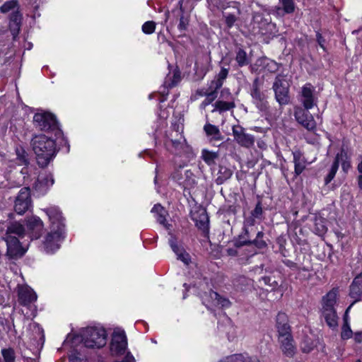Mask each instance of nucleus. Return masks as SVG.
Wrapping results in <instances>:
<instances>
[{
  "instance_id": "f257e3e1",
  "label": "nucleus",
  "mask_w": 362,
  "mask_h": 362,
  "mask_svg": "<svg viewBox=\"0 0 362 362\" xmlns=\"http://www.w3.org/2000/svg\"><path fill=\"white\" fill-rule=\"evenodd\" d=\"M43 211L50 222V232L45 238L43 248L46 253L52 254L59 248L60 243L64 238V219L57 206H50Z\"/></svg>"
},
{
  "instance_id": "f03ea898",
  "label": "nucleus",
  "mask_w": 362,
  "mask_h": 362,
  "mask_svg": "<svg viewBox=\"0 0 362 362\" xmlns=\"http://www.w3.org/2000/svg\"><path fill=\"white\" fill-rule=\"evenodd\" d=\"M31 146L40 167H46L57 154L54 140L45 134L35 136L32 139Z\"/></svg>"
},
{
  "instance_id": "7ed1b4c3",
  "label": "nucleus",
  "mask_w": 362,
  "mask_h": 362,
  "mask_svg": "<svg viewBox=\"0 0 362 362\" xmlns=\"http://www.w3.org/2000/svg\"><path fill=\"white\" fill-rule=\"evenodd\" d=\"M338 293V288H334L322 297L321 301L320 317L332 329L338 327L339 317L335 308Z\"/></svg>"
},
{
  "instance_id": "20e7f679",
  "label": "nucleus",
  "mask_w": 362,
  "mask_h": 362,
  "mask_svg": "<svg viewBox=\"0 0 362 362\" xmlns=\"http://www.w3.org/2000/svg\"><path fill=\"white\" fill-rule=\"evenodd\" d=\"M183 124L176 122L172 124L170 129L166 134L165 144L168 150L175 153L185 151L187 148V141L182 135Z\"/></svg>"
},
{
  "instance_id": "39448f33",
  "label": "nucleus",
  "mask_w": 362,
  "mask_h": 362,
  "mask_svg": "<svg viewBox=\"0 0 362 362\" xmlns=\"http://www.w3.org/2000/svg\"><path fill=\"white\" fill-rule=\"evenodd\" d=\"M107 332L102 327L86 328L82 334V341L86 347L99 349L107 343Z\"/></svg>"
},
{
  "instance_id": "423d86ee",
  "label": "nucleus",
  "mask_w": 362,
  "mask_h": 362,
  "mask_svg": "<svg viewBox=\"0 0 362 362\" xmlns=\"http://www.w3.org/2000/svg\"><path fill=\"white\" fill-rule=\"evenodd\" d=\"M33 123L36 128L41 131L56 132V134L60 132L55 116L48 112H38L33 117Z\"/></svg>"
},
{
  "instance_id": "0eeeda50",
  "label": "nucleus",
  "mask_w": 362,
  "mask_h": 362,
  "mask_svg": "<svg viewBox=\"0 0 362 362\" xmlns=\"http://www.w3.org/2000/svg\"><path fill=\"white\" fill-rule=\"evenodd\" d=\"M272 88L275 93V98L279 105L288 104L290 101L289 86L284 76L278 74L276 76Z\"/></svg>"
},
{
  "instance_id": "6e6552de",
  "label": "nucleus",
  "mask_w": 362,
  "mask_h": 362,
  "mask_svg": "<svg viewBox=\"0 0 362 362\" xmlns=\"http://www.w3.org/2000/svg\"><path fill=\"white\" fill-rule=\"evenodd\" d=\"M14 211L19 215L24 214L33 207L29 187H23L20 189L14 201Z\"/></svg>"
},
{
  "instance_id": "1a4fd4ad",
  "label": "nucleus",
  "mask_w": 362,
  "mask_h": 362,
  "mask_svg": "<svg viewBox=\"0 0 362 362\" xmlns=\"http://www.w3.org/2000/svg\"><path fill=\"white\" fill-rule=\"evenodd\" d=\"M26 235L30 239H38L44 230V223L41 218L37 216L33 215L25 218Z\"/></svg>"
},
{
  "instance_id": "9d476101",
  "label": "nucleus",
  "mask_w": 362,
  "mask_h": 362,
  "mask_svg": "<svg viewBox=\"0 0 362 362\" xmlns=\"http://www.w3.org/2000/svg\"><path fill=\"white\" fill-rule=\"evenodd\" d=\"M127 346V340L125 332L119 329H115L110 343V351L113 355H119L124 353Z\"/></svg>"
},
{
  "instance_id": "9b49d317",
  "label": "nucleus",
  "mask_w": 362,
  "mask_h": 362,
  "mask_svg": "<svg viewBox=\"0 0 362 362\" xmlns=\"http://www.w3.org/2000/svg\"><path fill=\"white\" fill-rule=\"evenodd\" d=\"M315 88L310 83H305L300 94V100L306 110L312 109L317 105V98L315 95Z\"/></svg>"
},
{
  "instance_id": "f8f14e48",
  "label": "nucleus",
  "mask_w": 362,
  "mask_h": 362,
  "mask_svg": "<svg viewBox=\"0 0 362 362\" xmlns=\"http://www.w3.org/2000/svg\"><path fill=\"white\" fill-rule=\"evenodd\" d=\"M308 110L303 107H296L294 117L296 121L304 128L310 132H313L316 129V122Z\"/></svg>"
},
{
  "instance_id": "ddd939ff",
  "label": "nucleus",
  "mask_w": 362,
  "mask_h": 362,
  "mask_svg": "<svg viewBox=\"0 0 362 362\" xmlns=\"http://www.w3.org/2000/svg\"><path fill=\"white\" fill-rule=\"evenodd\" d=\"M261 85L259 78H256L252 83L251 95L257 107L261 111H267L268 102L267 101L266 95L260 90Z\"/></svg>"
},
{
  "instance_id": "4468645a",
  "label": "nucleus",
  "mask_w": 362,
  "mask_h": 362,
  "mask_svg": "<svg viewBox=\"0 0 362 362\" xmlns=\"http://www.w3.org/2000/svg\"><path fill=\"white\" fill-rule=\"evenodd\" d=\"M4 239L7 245L6 256L9 259L21 258L25 253L26 250L21 246L19 239L11 236L4 237Z\"/></svg>"
},
{
  "instance_id": "2eb2a0df",
  "label": "nucleus",
  "mask_w": 362,
  "mask_h": 362,
  "mask_svg": "<svg viewBox=\"0 0 362 362\" xmlns=\"http://www.w3.org/2000/svg\"><path fill=\"white\" fill-rule=\"evenodd\" d=\"M191 217L199 229L204 233H208L209 218L204 208L197 207L192 211Z\"/></svg>"
},
{
  "instance_id": "dca6fc26",
  "label": "nucleus",
  "mask_w": 362,
  "mask_h": 362,
  "mask_svg": "<svg viewBox=\"0 0 362 362\" xmlns=\"http://www.w3.org/2000/svg\"><path fill=\"white\" fill-rule=\"evenodd\" d=\"M232 129L234 139L240 145L249 148L254 144V136L251 134H246L242 127L233 125Z\"/></svg>"
},
{
  "instance_id": "f3484780",
  "label": "nucleus",
  "mask_w": 362,
  "mask_h": 362,
  "mask_svg": "<svg viewBox=\"0 0 362 362\" xmlns=\"http://www.w3.org/2000/svg\"><path fill=\"white\" fill-rule=\"evenodd\" d=\"M18 301L23 305H28L37 300L35 292L27 285H19L18 286Z\"/></svg>"
},
{
  "instance_id": "a211bd4d",
  "label": "nucleus",
  "mask_w": 362,
  "mask_h": 362,
  "mask_svg": "<svg viewBox=\"0 0 362 362\" xmlns=\"http://www.w3.org/2000/svg\"><path fill=\"white\" fill-rule=\"evenodd\" d=\"M279 341L283 354L287 357H293L296 354V346L293 344V339L291 334L279 335Z\"/></svg>"
},
{
  "instance_id": "6ab92c4d",
  "label": "nucleus",
  "mask_w": 362,
  "mask_h": 362,
  "mask_svg": "<svg viewBox=\"0 0 362 362\" xmlns=\"http://www.w3.org/2000/svg\"><path fill=\"white\" fill-rule=\"evenodd\" d=\"M53 184L54 178L52 174H42L39 175L34 188L40 194H44Z\"/></svg>"
},
{
  "instance_id": "aec40b11",
  "label": "nucleus",
  "mask_w": 362,
  "mask_h": 362,
  "mask_svg": "<svg viewBox=\"0 0 362 362\" xmlns=\"http://www.w3.org/2000/svg\"><path fill=\"white\" fill-rule=\"evenodd\" d=\"M294 163V176L300 175L306 167V159L303 153L298 149L292 151Z\"/></svg>"
},
{
  "instance_id": "412c9836",
  "label": "nucleus",
  "mask_w": 362,
  "mask_h": 362,
  "mask_svg": "<svg viewBox=\"0 0 362 362\" xmlns=\"http://www.w3.org/2000/svg\"><path fill=\"white\" fill-rule=\"evenodd\" d=\"M26 235L25 228L18 221L10 223L7 226L6 232L4 237L11 236L14 238H21Z\"/></svg>"
},
{
  "instance_id": "4be33fe9",
  "label": "nucleus",
  "mask_w": 362,
  "mask_h": 362,
  "mask_svg": "<svg viewBox=\"0 0 362 362\" xmlns=\"http://www.w3.org/2000/svg\"><path fill=\"white\" fill-rule=\"evenodd\" d=\"M349 296L354 299V303L361 299L362 296V272L354 279L350 285Z\"/></svg>"
},
{
  "instance_id": "5701e85b",
  "label": "nucleus",
  "mask_w": 362,
  "mask_h": 362,
  "mask_svg": "<svg viewBox=\"0 0 362 362\" xmlns=\"http://www.w3.org/2000/svg\"><path fill=\"white\" fill-rule=\"evenodd\" d=\"M276 327L279 333V336L291 333V327L288 324V318L286 313H278L276 319Z\"/></svg>"
},
{
  "instance_id": "b1692460",
  "label": "nucleus",
  "mask_w": 362,
  "mask_h": 362,
  "mask_svg": "<svg viewBox=\"0 0 362 362\" xmlns=\"http://www.w3.org/2000/svg\"><path fill=\"white\" fill-rule=\"evenodd\" d=\"M169 244L173 251L176 254L177 259L188 264L190 261L189 255L185 252L182 247L178 245L175 237L171 236L169 239Z\"/></svg>"
},
{
  "instance_id": "393cba45",
  "label": "nucleus",
  "mask_w": 362,
  "mask_h": 362,
  "mask_svg": "<svg viewBox=\"0 0 362 362\" xmlns=\"http://www.w3.org/2000/svg\"><path fill=\"white\" fill-rule=\"evenodd\" d=\"M346 152L342 148L339 153H338L334 158V160L331 166L329 173L325 177V184L328 185L335 177V175L338 170L340 159H343V158H346Z\"/></svg>"
},
{
  "instance_id": "a878e982",
  "label": "nucleus",
  "mask_w": 362,
  "mask_h": 362,
  "mask_svg": "<svg viewBox=\"0 0 362 362\" xmlns=\"http://www.w3.org/2000/svg\"><path fill=\"white\" fill-rule=\"evenodd\" d=\"M263 236L264 233L262 231H259L255 240L245 241L235 240L234 242V246L235 247H240L243 245H255L259 249H262L267 246L266 242L262 240Z\"/></svg>"
},
{
  "instance_id": "bb28decb",
  "label": "nucleus",
  "mask_w": 362,
  "mask_h": 362,
  "mask_svg": "<svg viewBox=\"0 0 362 362\" xmlns=\"http://www.w3.org/2000/svg\"><path fill=\"white\" fill-rule=\"evenodd\" d=\"M237 5L238 3L234 1L228 4V8L232 9L228 12V28L233 25H238L236 22L239 21L240 11Z\"/></svg>"
},
{
  "instance_id": "cd10ccee",
  "label": "nucleus",
  "mask_w": 362,
  "mask_h": 362,
  "mask_svg": "<svg viewBox=\"0 0 362 362\" xmlns=\"http://www.w3.org/2000/svg\"><path fill=\"white\" fill-rule=\"evenodd\" d=\"M204 130L206 136L210 139L211 142H213L214 144L223 139L218 128L213 124H206L204 127Z\"/></svg>"
},
{
  "instance_id": "c85d7f7f",
  "label": "nucleus",
  "mask_w": 362,
  "mask_h": 362,
  "mask_svg": "<svg viewBox=\"0 0 362 362\" xmlns=\"http://www.w3.org/2000/svg\"><path fill=\"white\" fill-rule=\"evenodd\" d=\"M209 298L210 300L208 301L203 298V303L206 307L216 306L222 308L224 306L225 299L222 298L218 293L211 291L209 292Z\"/></svg>"
},
{
  "instance_id": "c756f323",
  "label": "nucleus",
  "mask_w": 362,
  "mask_h": 362,
  "mask_svg": "<svg viewBox=\"0 0 362 362\" xmlns=\"http://www.w3.org/2000/svg\"><path fill=\"white\" fill-rule=\"evenodd\" d=\"M21 20L22 15L19 9H16L11 13L9 27L13 33L18 32Z\"/></svg>"
},
{
  "instance_id": "7c9ffc66",
  "label": "nucleus",
  "mask_w": 362,
  "mask_h": 362,
  "mask_svg": "<svg viewBox=\"0 0 362 362\" xmlns=\"http://www.w3.org/2000/svg\"><path fill=\"white\" fill-rule=\"evenodd\" d=\"M226 78V69H222L218 78L216 81H212L210 85L211 90L206 93L208 98L213 97L214 92L218 89L223 84V80Z\"/></svg>"
},
{
  "instance_id": "2f4dec72",
  "label": "nucleus",
  "mask_w": 362,
  "mask_h": 362,
  "mask_svg": "<svg viewBox=\"0 0 362 362\" xmlns=\"http://www.w3.org/2000/svg\"><path fill=\"white\" fill-rule=\"evenodd\" d=\"M228 362H260L257 356H250L246 354H236L228 356Z\"/></svg>"
},
{
  "instance_id": "473e14b6",
  "label": "nucleus",
  "mask_w": 362,
  "mask_h": 362,
  "mask_svg": "<svg viewBox=\"0 0 362 362\" xmlns=\"http://www.w3.org/2000/svg\"><path fill=\"white\" fill-rule=\"evenodd\" d=\"M234 52L235 54V59L239 66H244L249 64L250 59L244 49L235 46Z\"/></svg>"
},
{
  "instance_id": "72a5a7b5",
  "label": "nucleus",
  "mask_w": 362,
  "mask_h": 362,
  "mask_svg": "<svg viewBox=\"0 0 362 362\" xmlns=\"http://www.w3.org/2000/svg\"><path fill=\"white\" fill-rule=\"evenodd\" d=\"M151 212L154 213L156 214V220L159 223L163 225L165 228H168V224L166 223V221H165L166 211L161 205H160V204L155 205L152 208Z\"/></svg>"
},
{
  "instance_id": "f704fd0d",
  "label": "nucleus",
  "mask_w": 362,
  "mask_h": 362,
  "mask_svg": "<svg viewBox=\"0 0 362 362\" xmlns=\"http://www.w3.org/2000/svg\"><path fill=\"white\" fill-rule=\"evenodd\" d=\"M281 7L277 8L278 10L282 9L286 14H291L296 10L295 0H279Z\"/></svg>"
},
{
  "instance_id": "c9c22d12",
  "label": "nucleus",
  "mask_w": 362,
  "mask_h": 362,
  "mask_svg": "<svg viewBox=\"0 0 362 362\" xmlns=\"http://www.w3.org/2000/svg\"><path fill=\"white\" fill-rule=\"evenodd\" d=\"M282 262L288 267L293 270H302L304 272H308L310 269V267L308 265H305L303 263L298 264V262H294L290 259H285L282 260Z\"/></svg>"
},
{
  "instance_id": "e433bc0d",
  "label": "nucleus",
  "mask_w": 362,
  "mask_h": 362,
  "mask_svg": "<svg viewBox=\"0 0 362 362\" xmlns=\"http://www.w3.org/2000/svg\"><path fill=\"white\" fill-rule=\"evenodd\" d=\"M16 9H19V5L17 0H9L6 1L1 7L0 11L2 13L13 12Z\"/></svg>"
},
{
  "instance_id": "4c0bfd02",
  "label": "nucleus",
  "mask_w": 362,
  "mask_h": 362,
  "mask_svg": "<svg viewBox=\"0 0 362 362\" xmlns=\"http://www.w3.org/2000/svg\"><path fill=\"white\" fill-rule=\"evenodd\" d=\"M180 80V74L178 71H175L173 76L168 75L164 82V86L166 88H172L177 84Z\"/></svg>"
},
{
  "instance_id": "58836bf2",
  "label": "nucleus",
  "mask_w": 362,
  "mask_h": 362,
  "mask_svg": "<svg viewBox=\"0 0 362 362\" xmlns=\"http://www.w3.org/2000/svg\"><path fill=\"white\" fill-rule=\"evenodd\" d=\"M259 282L261 284L269 286L272 289H274L278 286V282L269 276H262L259 279Z\"/></svg>"
},
{
  "instance_id": "ea45409f",
  "label": "nucleus",
  "mask_w": 362,
  "mask_h": 362,
  "mask_svg": "<svg viewBox=\"0 0 362 362\" xmlns=\"http://www.w3.org/2000/svg\"><path fill=\"white\" fill-rule=\"evenodd\" d=\"M315 347L311 339L305 337L300 343V349L303 353H310Z\"/></svg>"
},
{
  "instance_id": "a19ab883",
  "label": "nucleus",
  "mask_w": 362,
  "mask_h": 362,
  "mask_svg": "<svg viewBox=\"0 0 362 362\" xmlns=\"http://www.w3.org/2000/svg\"><path fill=\"white\" fill-rule=\"evenodd\" d=\"M228 326H229V332L228 333V339L233 340L238 336V328L233 323H232L230 319L228 317Z\"/></svg>"
},
{
  "instance_id": "79ce46f5",
  "label": "nucleus",
  "mask_w": 362,
  "mask_h": 362,
  "mask_svg": "<svg viewBox=\"0 0 362 362\" xmlns=\"http://www.w3.org/2000/svg\"><path fill=\"white\" fill-rule=\"evenodd\" d=\"M259 61H260L261 63H263L266 68H267V70L270 72H275L278 70L279 65L276 62H275L273 60H270L267 58L261 59Z\"/></svg>"
},
{
  "instance_id": "37998d69",
  "label": "nucleus",
  "mask_w": 362,
  "mask_h": 362,
  "mask_svg": "<svg viewBox=\"0 0 362 362\" xmlns=\"http://www.w3.org/2000/svg\"><path fill=\"white\" fill-rule=\"evenodd\" d=\"M156 29V23L152 21L145 22L142 25V31L147 35L154 33Z\"/></svg>"
},
{
  "instance_id": "c03bdc74",
  "label": "nucleus",
  "mask_w": 362,
  "mask_h": 362,
  "mask_svg": "<svg viewBox=\"0 0 362 362\" xmlns=\"http://www.w3.org/2000/svg\"><path fill=\"white\" fill-rule=\"evenodd\" d=\"M353 337V332L350 325H343L341 327V338L344 340L349 339Z\"/></svg>"
},
{
  "instance_id": "a18cd8bd",
  "label": "nucleus",
  "mask_w": 362,
  "mask_h": 362,
  "mask_svg": "<svg viewBox=\"0 0 362 362\" xmlns=\"http://www.w3.org/2000/svg\"><path fill=\"white\" fill-rule=\"evenodd\" d=\"M251 215L253 217L257 218V219H259V220L263 219V209H262V203L260 201H259L257 203L255 209L251 211Z\"/></svg>"
},
{
  "instance_id": "49530a36",
  "label": "nucleus",
  "mask_w": 362,
  "mask_h": 362,
  "mask_svg": "<svg viewBox=\"0 0 362 362\" xmlns=\"http://www.w3.org/2000/svg\"><path fill=\"white\" fill-rule=\"evenodd\" d=\"M1 354L6 362H14V352L11 349H2Z\"/></svg>"
},
{
  "instance_id": "de8ad7c7",
  "label": "nucleus",
  "mask_w": 362,
  "mask_h": 362,
  "mask_svg": "<svg viewBox=\"0 0 362 362\" xmlns=\"http://www.w3.org/2000/svg\"><path fill=\"white\" fill-rule=\"evenodd\" d=\"M189 23V19L187 17L182 16L180 18V23L178 25V28L180 31H184L187 29Z\"/></svg>"
},
{
  "instance_id": "09e8293b",
  "label": "nucleus",
  "mask_w": 362,
  "mask_h": 362,
  "mask_svg": "<svg viewBox=\"0 0 362 362\" xmlns=\"http://www.w3.org/2000/svg\"><path fill=\"white\" fill-rule=\"evenodd\" d=\"M316 41L317 42L320 47L324 50L326 51V47H325V42L326 40L325 37L322 35V34L320 32H316Z\"/></svg>"
},
{
  "instance_id": "8fccbe9b",
  "label": "nucleus",
  "mask_w": 362,
  "mask_h": 362,
  "mask_svg": "<svg viewBox=\"0 0 362 362\" xmlns=\"http://www.w3.org/2000/svg\"><path fill=\"white\" fill-rule=\"evenodd\" d=\"M226 110V102H217L216 103L215 108L213 112H218L220 114L224 112Z\"/></svg>"
},
{
  "instance_id": "3c124183",
  "label": "nucleus",
  "mask_w": 362,
  "mask_h": 362,
  "mask_svg": "<svg viewBox=\"0 0 362 362\" xmlns=\"http://www.w3.org/2000/svg\"><path fill=\"white\" fill-rule=\"evenodd\" d=\"M347 160V156L346 158H343V159H340V163L341 164V168L344 171H347L350 168V163L346 160Z\"/></svg>"
},
{
  "instance_id": "603ef678",
  "label": "nucleus",
  "mask_w": 362,
  "mask_h": 362,
  "mask_svg": "<svg viewBox=\"0 0 362 362\" xmlns=\"http://www.w3.org/2000/svg\"><path fill=\"white\" fill-rule=\"evenodd\" d=\"M327 228L323 224H319L316 223V230L317 231V234H323L325 233Z\"/></svg>"
},
{
  "instance_id": "864d4df0",
  "label": "nucleus",
  "mask_w": 362,
  "mask_h": 362,
  "mask_svg": "<svg viewBox=\"0 0 362 362\" xmlns=\"http://www.w3.org/2000/svg\"><path fill=\"white\" fill-rule=\"evenodd\" d=\"M222 173H223L221 172V170H220V175L216 179V182L217 185H222L226 180V177L225 175H222Z\"/></svg>"
},
{
  "instance_id": "5fc2aeb1",
  "label": "nucleus",
  "mask_w": 362,
  "mask_h": 362,
  "mask_svg": "<svg viewBox=\"0 0 362 362\" xmlns=\"http://www.w3.org/2000/svg\"><path fill=\"white\" fill-rule=\"evenodd\" d=\"M354 339L355 342L361 343L362 341V331L356 332L354 334L353 333Z\"/></svg>"
},
{
  "instance_id": "6e6d98bb",
  "label": "nucleus",
  "mask_w": 362,
  "mask_h": 362,
  "mask_svg": "<svg viewBox=\"0 0 362 362\" xmlns=\"http://www.w3.org/2000/svg\"><path fill=\"white\" fill-rule=\"evenodd\" d=\"M351 307V305H349V306L347 308V309L346 310V311H345V313H344V317H343V321H344L343 325H349V315H348V313H349V310H350Z\"/></svg>"
},
{
  "instance_id": "4d7b16f0",
  "label": "nucleus",
  "mask_w": 362,
  "mask_h": 362,
  "mask_svg": "<svg viewBox=\"0 0 362 362\" xmlns=\"http://www.w3.org/2000/svg\"><path fill=\"white\" fill-rule=\"evenodd\" d=\"M255 217H253L252 215L250 217H249L248 218H247L245 220V223L247 225V226H254L255 223Z\"/></svg>"
},
{
  "instance_id": "13d9d810",
  "label": "nucleus",
  "mask_w": 362,
  "mask_h": 362,
  "mask_svg": "<svg viewBox=\"0 0 362 362\" xmlns=\"http://www.w3.org/2000/svg\"><path fill=\"white\" fill-rule=\"evenodd\" d=\"M70 362H84L82 359L76 356H72L70 358Z\"/></svg>"
},
{
  "instance_id": "bf43d9fd",
  "label": "nucleus",
  "mask_w": 362,
  "mask_h": 362,
  "mask_svg": "<svg viewBox=\"0 0 362 362\" xmlns=\"http://www.w3.org/2000/svg\"><path fill=\"white\" fill-rule=\"evenodd\" d=\"M237 255V251L234 249H228V255L229 256H235Z\"/></svg>"
},
{
  "instance_id": "052dcab7",
  "label": "nucleus",
  "mask_w": 362,
  "mask_h": 362,
  "mask_svg": "<svg viewBox=\"0 0 362 362\" xmlns=\"http://www.w3.org/2000/svg\"><path fill=\"white\" fill-rule=\"evenodd\" d=\"M358 185L360 189H362V174H360L358 177Z\"/></svg>"
},
{
  "instance_id": "680f3d73",
  "label": "nucleus",
  "mask_w": 362,
  "mask_h": 362,
  "mask_svg": "<svg viewBox=\"0 0 362 362\" xmlns=\"http://www.w3.org/2000/svg\"><path fill=\"white\" fill-rule=\"evenodd\" d=\"M357 170L360 174H362V159L361 161L358 165Z\"/></svg>"
},
{
  "instance_id": "e2e57ef3",
  "label": "nucleus",
  "mask_w": 362,
  "mask_h": 362,
  "mask_svg": "<svg viewBox=\"0 0 362 362\" xmlns=\"http://www.w3.org/2000/svg\"><path fill=\"white\" fill-rule=\"evenodd\" d=\"M234 103L233 102H228V110L234 107Z\"/></svg>"
},
{
  "instance_id": "0e129e2a",
  "label": "nucleus",
  "mask_w": 362,
  "mask_h": 362,
  "mask_svg": "<svg viewBox=\"0 0 362 362\" xmlns=\"http://www.w3.org/2000/svg\"><path fill=\"white\" fill-rule=\"evenodd\" d=\"M228 211H233V209H231V206H230L228 207Z\"/></svg>"
},
{
  "instance_id": "69168bd1",
  "label": "nucleus",
  "mask_w": 362,
  "mask_h": 362,
  "mask_svg": "<svg viewBox=\"0 0 362 362\" xmlns=\"http://www.w3.org/2000/svg\"><path fill=\"white\" fill-rule=\"evenodd\" d=\"M218 362H226L225 359H221Z\"/></svg>"
},
{
  "instance_id": "338daca9",
  "label": "nucleus",
  "mask_w": 362,
  "mask_h": 362,
  "mask_svg": "<svg viewBox=\"0 0 362 362\" xmlns=\"http://www.w3.org/2000/svg\"><path fill=\"white\" fill-rule=\"evenodd\" d=\"M257 17H260V15H256L255 16H254V18L255 19Z\"/></svg>"
},
{
  "instance_id": "774afa93",
  "label": "nucleus",
  "mask_w": 362,
  "mask_h": 362,
  "mask_svg": "<svg viewBox=\"0 0 362 362\" xmlns=\"http://www.w3.org/2000/svg\"><path fill=\"white\" fill-rule=\"evenodd\" d=\"M356 362H361V361L360 360H357Z\"/></svg>"
}]
</instances>
